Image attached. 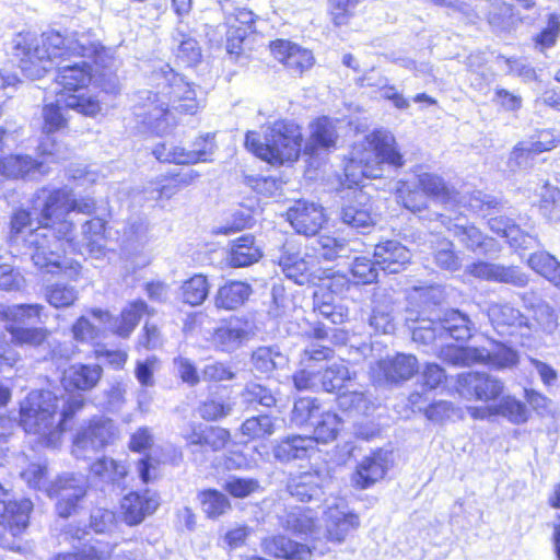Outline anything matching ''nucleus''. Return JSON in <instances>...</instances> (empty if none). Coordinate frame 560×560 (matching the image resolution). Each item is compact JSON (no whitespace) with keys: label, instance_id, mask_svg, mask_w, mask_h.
I'll return each mask as SVG.
<instances>
[{"label":"nucleus","instance_id":"obj_1","mask_svg":"<svg viewBox=\"0 0 560 560\" xmlns=\"http://www.w3.org/2000/svg\"><path fill=\"white\" fill-rule=\"evenodd\" d=\"M10 50L22 73L32 80L42 78L56 63V83L61 88L58 95L82 94L93 77L88 61L66 62L67 57L90 58L98 66L106 54L90 33L65 38L56 31L43 33L40 38L32 32L18 33L10 42Z\"/></svg>","mask_w":560,"mask_h":560},{"label":"nucleus","instance_id":"obj_2","mask_svg":"<svg viewBox=\"0 0 560 560\" xmlns=\"http://www.w3.org/2000/svg\"><path fill=\"white\" fill-rule=\"evenodd\" d=\"M81 394L58 397L49 390H33L20 404V425L48 447H56L65 423L84 406Z\"/></svg>","mask_w":560,"mask_h":560},{"label":"nucleus","instance_id":"obj_3","mask_svg":"<svg viewBox=\"0 0 560 560\" xmlns=\"http://www.w3.org/2000/svg\"><path fill=\"white\" fill-rule=\"evenodd\" d=\"M63 109H73L84 116L94 117L101 109V102L90 94H70L58 95L55 103H50L43 108L44 133L39 142L38 150L42 155L50 162H61L70 159L71 150L68 145L57 142L50 135L62 129L67 124V117Z\"/></svg>","mask_w":560,"mask_h":560},{"label":"nucleus","instance_id":"obj_4","mask_svg":"<svg viewBox=\"0 0 560 560\" xmlns=\"http://www.w3.org/2000/svg\"><path fill=\"white\" fill-rule=\"evenodd\" d=\"M383 164L401 167L404 158L396 148L392 132L377 129L354 144L345 172L348 177H355V170L359 168L362 177L378 178L383 175Z\"/></svg>","mask_w":560,"mask_h":560},{"label":"nucleus","instance_id":"obj_5","mask_svg":"<svg viewBox=\"0 0 560 560\" xmlns=\"http://www.w3.org/2000/svg\"><path fill=\"white\" fill-rule=\"evenodd\" d=\"M302 145L301 128L289 120H277L265 131L264 141L259 135L248 131L245 147L271 165H282L298 160Z\"/></svg>","mask_w":560,"mask_h":560},{"label":"nucleus","instance_id":"obj_6","mask_svg":"<svg viewBox=\"0 0 560 560\" xmlns=\"http://www.w3.org/2000/svg\"><path fill=\"white\" fill-rule=\"evenodd\" d=\"M440 355L453 365L486 364L495 370L513 369L520 361L517 351L502 342H494L491 349L447 346Z\"/></svg>","mask_w":560,"mask_h":560},{"label":"nucleus","instance_id":"obj_7","mask_svg":"<svg viewBox=\"0 0 560 560\" xmlns=\"http://www.w3.org/2000/svg\"><path fill=\"white\" fill-rule=\"evenodd\" d=\"M155 91L141 90L137 92L133 100V115L137 121L148 130L159 136L168 133L176 120L173 112L168 108V101L164 97L162 88L156 86Z\"/></svg>","mask_w":560,"mask_h":560},{"label":"nucleus","instance_id":"obj_8","mask_svg":"<svg viewBox=\"0 0 560 560\" xmlns=\"http://www.w3.org/2000/svg\"><path fill=\"white\" fill-rule=\"evenodd\" d=\"M151 81L156 82V86L163 89L162 93L168 101V108L172 112L194 115L199 109L200 100H198L196 89L168 65H163L160 69L154 70Z\"/></svg>","mask_w":560,"mask_h":560},{"label":"nucleus","instance_id":"obj_9","mask_svg":"<svg viewBox=\"0 0 560 560\" xmlns=\"http://www.w3.org/2000/svg\"><path fill=\"white\" fill-rule=\"evenodd\" d=\"M487 316L499 335L514 338L523 347L533 346L537 329L520 310L509 303L492 302Z\"/></svg>","mask_w":560,"mask_h":560},{"label":"nucleus","instance_id":"obj_10","mask_svg":"<svg viewBox=\"0 0 560 560\" xmlns=\"http://www.w3.org/2000/svg\"><path fill=\"white\" fill-rule=\"evenodd\" d=\"M71 212V195L66 189L50 191L44 199L38 223L47 235L58 241L71 242L72 223L66 220Z\"/></svg>","mask_w":560,"mask_h":560},{"label":"nucleus","instance_id":"obj_11","mask_svg":"<svg viewBox=\"0 0 560 560\" xmlns=\"http://www.w3.org/2000/svg\"><path fill=\"white\" fill-rule=\"evenodd\" d=\"M116 436L117 428L110 419L104 417L92 419L78 430L73 440L72 454L77 458H88L112 444Z\"/></svg>","mask_w":560,"mask_h":560},{"label":"nucleus","instance_id":"obj_12","mask_svg":"<svg viewBox=\"0 0 560 560\" xmlns=\"http://www.w3.org/2000/svg\"><path fill=\"white\" fill-rule=\"evenodd\" d=\"M86 494V481L82 476L63 475L54 481L48 497L56 498V512L61 517H69L78 512Z\"/></svg>","mask_w":560,"mask_h":560},{"label":"nucleus","instance_id":"obj_13","mask_svg":"<svg viewBox=\"0 0 560 560\" xmlns=\"http://www.w3.org/2000/svg\"><path fill=\"white\" fill-rule=\"evenodd\" d=\"M456 390L463 398L489 402L503 394L504 384L488 373L466 372L457 376Z\"/></svg>","mask_w":560,"mask_h":560},{"label":"nucleus","instance_id":"obj_14","mask_svg":"<svg viewBox=\"0 0 560 560\" xmlns=\"http://www.w3.org/2000/svg\"><path fill=\"white\" fill-rule=\"evenodd\" d=\"M212 139L210 135L199 138L191 150L175 145L171 141H163L155 144L152 153L160 162L176 164L208 162L213 153Z\"/></svg>","mask_w":560,"mask_h":560},{"label":"nucleus","instance_id":"obj_15","mask_svg":"<svg viewBox=\"0 0 560 560\" xmlns=\"http://www.w3.org/2000/svg\"><path fill=\"white\" fill-rule=\"evenodd\" d=\"M324 522L327 539L338 544L345 541L346 537L360 526L359 516L342 499H335L328 504L324 513Z\"/></svg>","mask_w":560,"mask_h":560},{"label":"nucleus","instance_id":"obj_16","mask_svg":"<svg viewBox=\"0 0 560 560\" xmlns=\"http://www.w3.org/2000/svg\"><path fill=\"white\" fill-rule=\"evenodd\" d=\"M417 371V358L404 353H398L393 358L382 359L371 366V375L378 384L409 380Z\"/></svg>","mask_w":560,"mask_h":560},{"label":"nucleus","instance_id":"obj_17","mask_svg":"<svg viewBox=\"0 0 560 560\" xmlns=\"http://www.w3.org/2000/svg\"><path fill=\"white\" fill-rule=\"evenodd\" d=\"M331 482L327 471L311 470L292 478L288 485L290 494L299 501L319 500Z\"/></svg>","mask_w":560,"mask_h":560},{"label":"nucleus","instance_id":"obj_18","mask_svg":"<svg viewBox=\"0 0 560 560\" xmlns=\"http://www.w3.org/2000/svg\"><path fill=\"white\" fill-rule=\"evenodd\" d=\"M148 311L143 301H136L126 307L119 317L114 318L102 310H92L93 317L119 337L127 338L133 331L140 317Z\"/></svg>","mask_w":560,"mask_h":560},{"label":"nucleus","instance_id":"obj_19","mask_svg":"<svg viewBox=\"0 0 560 560\" xmlns=\"http://www.w3.org/2000/svg\"><path fill=\"white\" fill-rule=\"evenodd\" d=\"M288 221L299 234L315 235L324 222L320 206L306 200H298L287 211Z\"/></svg>","mask_w":560,"mask_h":560},{"label":"nucleus","instance_id":"obj_20","mask_svg":"<svg viewBox=\"0 0 560 560\" xmlns=\"http://www.w3.org/2000/svg\"><path fill=\"white\" fill-rule=\"evenodd\" d=\"M275 58L282 62L293 73L301 74L314 63L311 50L302 48L289 40L277 39L270 44Z\"/></svg>","mask_w":560,"mask_h":560},{"label":"nucleus","instance_id":"obj_21","mask_svg":"<svg viewBox=\"0 0 560 560\" xmlns=\"http://www.w3.org/2000/svg\"><path fill=\"white\" fill-rule=\"evenodd\" d=\"M159 505V495L154 491L130 492L121 501L125 522L128 525H138L145 516L151 515Z\"/></svg>","mask_w":560,"mask_h":560},{"label":"nucleus","instance_id":"obj_22","mask_svg":"<svg viewBox=\"0 0 560 560\" xmlns=\"http://www.w3.org/2000/svg\"><path fill=\"white\" fill-rule=\"evenodd\" d=\"M388 468L387 452L375 451L362 458L352 475V482L360 489H366L383 479Z\"/></svg>","mask_w":560,"mask_h":560},{"label":"nucleus","instance_id":"obj_23","mask_svg":"<svg viewBox=\"0 0 560 560\" xmlns=\"http://www.w3.org/2000/svg\"><path fill=\"white\" fill-rule=\"evenodd\" d=\"M261 549L265 553L276 558L311 560L313 549H316V547H310L308 545L293 541L283 535H277L265 538L261 541Z\"/></svg>","mask_w":560,"mask_h":560},{"label":"nucleus","instance_id":"obj_24","mask_svg":"<svg viewBox=\"0 0 560 560\" xmlns=\"http://www.w3.org/2000/svg\"><path fill=\"white\" fill-rule=\"evenodd\" d=\"M315 452V440L311 435H288L279 440L272 448L275 458L281 463L306 459Z\"/></svg>","mask_w":560,"mask_h":560},{"label":"nucleus","instance_id":"obj_25","mask_svg":"<svg viewBox=\"0 0 560 560\" xmlns=\"http://www.w3.org/2000/svg\"><path fill=\"white\" fill-rule=\"evenodd\" d=\"M248 335V323L234 318L218 327L213 331L210 341L215 349L232 352L242 346Z\"/></svg>","mask_w":560,"mask_h":560},{"label":"nucleus","instance_id":"obj_26","mask_svg":"<svg viewBox=\"0 0 560 560\" xmlns=\"http://www.w3.org/2000/svg\"><path fill=\"white\" fill-rule=\"evenodd\" d=\"M98 364H72L63 371L62 385L66 390L88 392L93 389L102 377Z\"/></svg>","mask_w":560,"mask_h":560},{"label":"nucleus","instance_id":"obj_27","mask_svg":"<svg viewBox=\"0 0 560 560\" xmlns=\"http://www.w3.org/2000/svg\"><path fill=\"white\" fill-rule=\"evenodd\" d=\"M7 331L11 335V341L15 346H27L32 348H42L47 347L48 351L43 355L44 359L50 357L54 359L57 355L55 349L51 348V343L49 341V331L46 328H26L22 326H18L14 324H8L5 326Z\"/></svg>","mask_w":560,"mask_h":560},{"label":"nucleus","instance_id":"obj_28","mask_svg":"<svg viewBox=\"0 0 560 560\" xmlns=\"http://www.w3.org/2000/svg\"><path fill=\"white\" fill-rule=\"evenodd\" d=\"M44 165L30 155H10L0 160V173L8 178H35L47 172Z\"/></svg>","mask_w":560,"mask_h":560},{"label":"nucleus","instance_id":"obj_29","mask_svg":"<svg viewBox=\"0 0 560 560\" xmlns=\"http://www.w3.org/2000/svg\"><path fill=\"white\" fill-rule=\"evenodd\" d=\"M471 273L476 277L498 282L509 283L523 288L527 284L528 279L516 267H504L489 262H478L472 265Z\"/></svg>","mask_w":560,"mask_h":560},{"label":"nucleus","instance_id":"obj_30","mask_svg":"<svg viewBox=\"0 0 560 560\" xmlns=\"http://www.w3.org/2000/svg\"><path fill=\"white\" fill-rule=\"evenodd\" d=\"M441 335L450 336L455 340H468L476 330L475 324L468 315L458 310H447L439 318Z\"/></svg>","mask_w":560,"mask_h":560},{"label":"nucleus","instance_id":"obj_31","mask_svg":"<svg viewBox=\"0 0 560 560\" xmlns=\"http://www.w3.org/2000/svg\"><path fill=\"white\" fill-rule=\"evenodd\" d=\"M57 248L58 250H51V247H35V252L32 254L34 265L47 273H68V270H70V273L77 272L80 266L78 264L73 265L72 261L62 256V247Z\"/></svg>","mask_w":560,"mask_h":560},{"label":"nucleus","instance_id":"obj_32","mask_svg":"<svg viewBox=\"0 0 560 560\" xmlns=\"http://www.w3.org/2000/svg\"><path fill=\"white\" fill-rule=\"evenodd\" d=\"M320 388L327 393L341 394L349 387H354L352 384V374L343 361H336L328 364L320 371Z\"/></svg>","mask_w":560,"mask_h":560},{"label":"nucleus","instance_id":"obj_33","mask_svg":"<svg viewBox=\"0 0 560 560\" xmlns=\"http://www.w3.org/2000/svg\"><path fill=\"white\" fill-rule=\"evenodd\" d=\"M39 237L48 238L46 231L32 228L30 213L25 210L14 212L11 220V241L18 243L21 238L25 245H44Z\"/></svg>","mask_w":560,"mask_h":560},{"label":"nucleus","instance_id":"obj_34","mask_svg":"<svg viewBox=\"0 0 560 560\" xmlns=\"http://www.w3.org/2000/svg\"><path fill=\"white\" fill-rule=\"evenodd\" d=\"M279 525L298 536H312L315 529L314 517L308 510L291 508L278 515Z\"/></svg>","mask_w":560,"mask_h":560},{"label":"nucleus","instance_id":"obj_35","mask_svg":"<svg viewBox=\"0 0 560 560\" xmlns=\"http://www.w3.org/2000/svg\"><path fill=\"white\" fill-rule=\"evenodd\" d=\"M452 203H457L483 218L492 214L501 205L498 198L487 195L481 190L455 192V199H453Z\"/></svg>","mask_w":560,"mask_h":560},{"label":"nucleus","instance_id":"obj_36","mask_svg":"<svg viewBox=\"0 0 560 560\" xmlns=\"http://www.w3.org/2000/svg\"><path fill=\"white\" fill-rule=\"evenodd\" d=\"M535 195L538 197L537 206L540 214L550 222H560V189L544 182L537 184Z\"/></svg>","mask_w":560,"mask_h":560},{"label":"nucleus","instance_id":"obj_37","mask_svg":"<svg viewBox=\"0 0 560 560\" xmlns=\"http://www.w3.org/2000/svg\"><path fill=\"white\" fill-rule=\"evenodd\" d=\"M490 226L504 237L509 245H532L540 242L533 226L525 231L518 224L503 222L499 219H491Z\"/></svg>","mask_w":560,"mask_h":560},{"label":"nucleus","instance_id":"obj_38","mask_svg":"<svg viewBox=\"0 0 560 560\" xmlns=\"http://www.w3.org/2000/svg\"><path fill=\"white\" fill-rule=\"evenodd\" d=\"M250 293L252 289L245 282H228L218 290L215 295V305L220 308L235 310L244 304Z\"/></svg>","mask_w":560,"mask_h":560},{"label":"nucleus","instance_id":"obj_39","mask_svg":"<svg viewBox=\"0 0 560 560\" xmlns=\"http://www.w3.org/2000/svg\"><path fill=\"white\" fill-rule=\"evenodd\" d=\"M373 257L378 268L388 273L399 272L410 260L408 247H374Z\"/></svg>","mask_w":560,"mask_h":560},{"label":"nucleus","instance_id":"obj_40","mask_svg":"<svg viewBox=\"0 0 560 560\" xmlns=\"http://www.w3.org/2000/svg\"><path fill=\"white\" fill-rule=\"evenodd\" d=\"M418 184L423 195L432 197L442 203H452L455 192L446 185L444 179L435 174L422 173L418 176Z\"/></svg>","mask_w":560,"mask_h":560},{"label":"nucleus","instance_id":"obj_41","mask_svg":"<svg viewBox=\"0 0 560 560\" xmlns=\"http://www.w3.org/2000/svg\"><path fill=\"white\" fill-rule=\"evenodd\" d=\"M528 265L534 271L560 289V262L556 257L545 250H539L530 255Z\"/></svg>","mask_w":560,"mask_h":560},{"label":"nucleus","instance_id":"obj_42","mask_svg":"<svg viewBox=\"0 0 560 560\" xmlns=\"http://www.w3.org/2000/svg\"><path fill=\"white\" fill-rule=\"evenodd\" d=\"M254 369L265 375H269L276 369L287 363V358L273 347H259L252 354Z\"/></svg>","mask_w":560,"mask_h":560},{"label":"nucleus","instance_id":"obj_43","mask_svg":"<svg viewBox=\"0 0 560 560\" xmlns=\"http://www.w3.org/2000/svg\"><path fill=\"white\" fill-rule=\"evenodd\" d=\"M338 135L336 124L328 117H320L312 125L311 148L329 149L335 147Z\"/></svg>","mask_w":560,"mask_h":560},{"label":"nucleus","instance_id":"obj_44","mask_svg":"<svg viewBox=\"0 0 560 560\" xmlns=\"http://www.w3.org/2000/svg\"><path fill=\"white\" fill-rule=\"evenodd\" d=\"M340 418L329 411H320L317 416V419L312 421V425L314 427V436L315 445L320 443H328L334 441L337 438V434L340 430Z\"/></svg>","mask_w":560,"mask_h":560},{"label":"nucleus","instance_id":"obj_45","mask_svg":"<svg viewBox=\"0 0 560 560\" xmlns=\"http://www.w3.org/2000/svg\"><path fill=\"white\" fill-rule=\"evenodd\" d=\"M198 500L208 518L215 520L231 510L228 497L214 489L201 491L198 494Z\"/></svg>","mask_w":560,"mask_h":560},{"label":"nucleus","instance_id":"obj_46","mask_svg":"<svg viewBox=\"0 0 560 560\" xmlns=\"http://www.w3.org/2000/svg\"><path fill=\"white\" fill-rule=\"evenodd\" d=\"M114 549L91 547L78 553L59 555L54 560H138L131 552H115Z\"/></svg>","mask_w":560,"mask_h":560},{"label":"nucleus","instance_id":"obj_47","mask_svg":"<svg viewBox=\"0 0 560 560\" xmlns=\"http://www.w3.org/2000/svg\"><path fill=\"white\" fill-rule=\"evenodd\" d=\"M182 189L171 175L160 176L143 189V198L148 201L170 200Z\"/></svg>","mask_w":560,"mask_h":560},{"label":"nucleus","instance_id":"obj_48","mask_svg":"<svg viewBox=\"0 0 560 560\" xmlns=\"http://www.w3.org/2000/svg\"><path fill=\"white\" fill-rule=\"evenodd\" d=\"M241 433L248 440L270 436L275 433V419L268 415L250 417L242 423Z\"/></svg>","mask_w":560,"mask_h":560},{"label":"nucleus","instance_id":"obj_49","mask_svg":"<svg viewBox=\"0 0 560 560\" xmlns=\"http://www.w3.org/2000/svg\"><path fill=\"white\" fill-rule=\"evenodd\" d=\"M22 479L26 485L48 495L49 488H54V482L49 481L48 467L45 462L31 463L21 471Z\"/></svg>","mask_w":560,"mask_h":560},{"label":"nucleus","instance_id":"obj_50","mask_svg":"<svg viewBox=\"0 0 560 560\" xmlns=\"http://www.w3.org/2000/svg\"><path fill=\"white\" fill-rule=\"evenodd\" d=\"M494 407L495 417L501 416L512 423H524L528 419L526 406L512 396H503L498 404H494Z\"/></svg>","mask_w":560,"mask_h":560},{"label":"nucleus","instance_id":"obj_51","mask_svg":"<svg viewBox=\"0 0 560 560\" xmlns=\"http://www.w3.org/2000/svg\"><path fill=\"white\" fill-rule=\"evenodd\" d=\"M91 471L105 481L117 482L126 477L128 470L124 463L104 456L91 465Z\"/></svg>","mask_w":560,"mask_h":560},{"label":"nucleus","instance_id":"obj_52","mask_svg":"<svg viewBox=\"0 0 560 560\" xmlns=\"http://www.w3.org/2000/svg\"><path fill=\"white\" fill-rule=\"evenodd\" d=\"M182 294L184 301L192 306L202 304L209 294L207 278L202 275H195L183 283Z\"/></svg>","mask_w":560,"mask_h":560},{"label":"nucleus","instance_id":"obj_53","mask_svg":"<svg viewBox=\"0 0 560 560\" xmlns=\"http://www.w3.org/2000/svg\"><path fill=\"white\" fill-rule=\"evenodd\" d=\"M320 411V405L316 398L301 397L294 402L291 421L296 425L312 424Z\"/></svg>","mask_w":560,"mask_h":560},{"label":"nucleus","instance_id":"obj_54","mask_svg":"<svg viewBox=\"0 0 560 560\" xmlns=\"http://www.w3.org/2000/svg\"><path fill=\"white\" fill-rule=\"evenodd\" d=\"M256 21V15L246 8H235L233 13L226 16V24L230 30L237 33L238 43H243L247 34L252 31Z\"/></svg>","mask_w":560,"mask_h":560},{"label":"nucleus","instance_id":"obj_55","mask_svg":"<svg viewBox=\"0 0 560 560\" xmlns=\"http://www.w3.org/2000/svg\"><path fill=\"white\" fill-rule=\"evenodd\" d=\"M369 323L375 332L384 335L393 334L396 329V325L389 303L377 304L375 302Z\"/></svg>","mask_w":560,"mask_h":560},{"label":"nucleus","instance_id":"obj_56","mask_svg":"<svg viewBox=\"0 0 560 560\" xmlns=\"http://www.w3.org/2000/svg\"><path fill=\"white\" fill-rule=\"evenodd\" d=\"M44 306L40 304H16L7 306L2 314L10 324H26L33 318H39Z\"/></svg>","mask_w":560,"mask_h":560},{"label":"nucleus","instance_id":"obj_57","mask_svg":"<svg viewBox=\"0 0 560 560\" xmlns=\"http://www.w3.org/2000/svg\"><path fill=\"white\" fill-rule=\"evenodd\" d=\"M46 299L56 308L68 307L78 299V291L71 285L56 283L47 288Z\"/></svg>","mask_w":560,"mask_h":560},{"label":"nucleus","instance_id":"obj_58","mask_svg":"<svg viewBox=\"0 0 560 560\" xmlns=\"http://www.w3.org/2000/svg\"><path fill=\"white\" fill-rule=\"evenodd\" d=\"M341 219L347 225L360 230L364 234L372 224V217L366 208H359L355 205H348L342 208Z\"/></svg>","mask_w":560,"mask_h":560},{"label":"nucleus","instance_id":"obj_59","mask_svg":"<svg viewBox=\"0 0 560 560\" xmlns=\"http://www.w3.org/2000/svg\"><path fill=\"white\" fill-rule=\"evenodd\" d=\"M370 399L363 390L349 387L338 396V404L345 410L365 413L370 409Z\"/></svg>","mask_w":560,"mask_h":560},{"label":"nucleus","instance_id":"obj_60","mask_svg":"<svg viewBox=\"0 0 560 560\" xmlns=\"http://www.w3.org/2000/svg\"><path fill=\"white\" fill-rule=\"evenodd\" d=\"M560 35V16L558 14H549L547 25L536 36L535 44L541 51L556 45Z\"/></svg>","mask_w":560,"mask_h":560},{"label":"nucleus","instance_id":"obj_61","mask_svg":"<svg viewBox=\"0 0 560 560\" xmlns=\"http://www.w3.org/2000/svg\"><path fill=\"white\" fill-rule=\"evenodd\" d=\"M177 40L179 44L176 49V58L186 67L194 66L198 62L201 57V49L198 42L184 34H182L180 38Z\"/></svg>","mask_w":560,"mask_h":560},{"label":"nucleus","instance_id":"obj_62","mask_svg":"<svg viewBox=\"0 0 560 560\" xmlns=\"http://www.w3.org/2000/svg\"><path fill=\"white\" fill-rule=\"evenodd\" d=\"M160 369V360L156 355H149L144 360H137L135 376L142 387L155 385L154 373Z\"/></svg>","mask_w":560,"mask_h":560},{"label":"nucleus","instance_id":"obj_63","mask_svg":"<svg viewBox=\"0 0 560 560\" xmlns=\"http://www.w3.org/2000/svg\"><path fill=\"white\" fill-rule=\"evenodd\" d=\"M447 232L457 237L459 243H467V245H485V238L480 230L474 225H464L459 223H451L446 226Z\"/></svg>","mask_w":560,"mask_h":560},{"label":"nucleus","instance_id":"obj_64","mask_svg":"<svg viewBox=\"0 0 560 560\" xmlns=\"http://www.w3.org/2000/svg\"><path fill=\"white\" fill-rule=\"evenodd\" d=\"M438 338H443L439 327V319H421L419 325L412 330V339L416 342L430 345L433 343Z\"/></svg>","mask_w":560,"mask_h":560}]
</instances>
